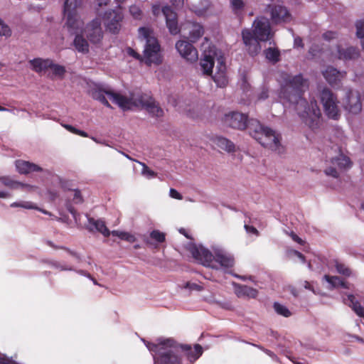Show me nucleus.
<instances>
[{
	"mask_svg": "<svg viewBox=\"0 0 364 364\" xmlns=\"http://www.w3.org/2000/svg\"><path fill=\"white\" fill-rule=\"evenodd\" d=\"M271 17L274 23L287 22L290 19V15L285 7L282 6H269Z\"/></svg>",
	"mask_w": 364,
	"mask_h": 364,
	"instance_id": "aec40b11",
	"label": "nucleus"
},
{
	"mask_svg": "<svg viewBox=\"0 0 364 364\" xmlns=\"http://www.w3.org/2000/svg\"><path fill=\"white\" fill-rule=\"evenodd\" d=\"M254 346H257L258 348H259L260 350H263L267 355H268L272 359L276 360L277 358V355L273 352H272L271 350H267V349H264L263 347H262L260 346H257V345H254Z\"/></svg>",
	"mask_w": 364,
	"mask_h": 364,
	"instance_id": "864d4df0",
	"label": "nucleus"
},
{
	"mask_svg": "<svg viewBox=\"0 0 364 364\" xmlns=\"http://www.w3.org/2000/svg\"><path fill=\"white\" fill-rule=\"evenodd\" d=\"M152 11L154 15L157 16L160 12V6L159 5H154L152 6Z\"/></svg>",
	"mask_w": 364,
	"mask_h": 364,
	"instance_id": "bf43d9fd",
	"label": "nucleus"
},
{
	"mask_svg": "<svg viewBox=\"0 0 364 364\" xmlns=\"http://www.w3.org/2000/svg\"><path fill=\"white\" fill-rule=\"evenodd\" d=\"M267 88L263 87L261 91L257 94V98L259 100H264L269 97Z\"/></svg>",
	"mask_w": 364,
	"mask_h": 364,
	"instance_id": "8fccbe9b",
	"label": "nucleus"
},
{
	"mask_svg": "<svg viewBox=\"0 0 364 364\" xmlns=\"http://www.w3.org/2000/svg\"><path fill=\"white\" fill-rule=\"evenodd\" d=\"M32 69L37 73L46 71L52 65V60L49 59L36 58L30 61Z\"/></svg>",
	"mask_w": 364,
	"mask_h": 364,
	"instance_id": "c85d7f7f",
	"label": "nucleus"
},
{
	"mask_svg": "<svg viewBox=\"0 0 364 364\" xmlns=\"http://www.w3.org/2000/svg\"><path fill=\"white\" fill-rule=\"evenodd\" d=\"M16 168L20 173L23 174L41 170V168L38 165L23 160L16 161Z\"/></svg>",
	"mask_w": 364,
	"mask_h": 364,
	"instance_id": "b1692460",
	"label": "nucleus"
},
{
	"mask_svg": "<svg viewBox=\"0 0 364 364\" xmlns=\"http://www.w3.org/2000/svg\"><path fill=\"white\" fill-rule=\"evenodd\" d=\"M83 200L81 193L78 190L73 191V201L75 203H80Z\"/></svg>",
	"mask_w": 364,
	"mask_h": 364,
	"instance_id": "3c124183",
	"label": "nucleus"
},
{
	"mask_svg": "<svg viewBox=\"0 0 364 364\" xmlns=\"http://www.w3.org/2000/svg\"><path fill=\"white\" fill-rule=\"evenodd\" d=\"M90 138H91L92 140H93L94 141H95L97 144H104L105 146H109L107 143H105V141H102L101 140H99L96 137L91 136Z\"/></svg>",
	"mask_w": 364,
	"mask_h": 364,
	"instance_id": "338daca9",
	"label": "nucleus"
},
{
	"mask_svg": "<svg viewBox=\"0 0 364 364\" xmlns=\"http://www.w3.org/2000/svg\"><path fill=\"white\" fill-rule=\"evenodd\" d=\"M124 18L121 8L107 11L105 14V23L107 28L112 33L119 32L121 22Z\"/></svg>",
	"mask_w": 364,
	"mask_h": 364,
	"instance_id": "f8f14e48",
	"label": "nucleus"
},
{
	"mask_svg": "<svg viewBox=\"0 0 364 364\" xmlns=\"http://www.w3.org/2000/svg\"><path fill=\"white\" fill-rule=\"evenodd\" d=\"M266 58L275 63L279 60L280 52L276 48H269L264 50Z\"/></svg>",
	"mask_w": 364,
	"mask_h": 364,
	"instance_id": "2f4dec72",
	"label": "nucleus"
},
{
	"mask_svg": "<svg viewBox=\"0 0 364 364\" xmlns=\"http://www.w3.org/2000/svg\"><path fill=\"white\" fill-rule=\"evenodd\" d=\"M323 279L328 284V288L333 287H343L348 288L347 284L338 277H331L328 275H325Z\"/></svg>",
	"mask_w": 364,
	"mask_h": 364,
	"instance_id": "7c9ffc66",
	"label": "nucleus"
},
{
	"mask_svg": "<svg viewBox=\"0 0 364 364\" xmlns=\"http://www.w3.org/2000/svg\"><path fill=\"white\" fill-rule=\"evenodd\" d=\"M318 52L317 50H316V48H314V46H312L311 47V48L309 49V53L312 55V56H316V53Z\"/></svg>",
	"mask_w": 364,
	"mask_h": 364,
	"instance_id": "774afa93",
	"label": "nucleus"
},
{
	"mask_svg": "<svg viewBox=\"0 0 364 364\" xmlns=\"http://www.w3.org/2000/svg\"><path fill=\"white\" fill-rule=\"evenodd\" d=\"M223 122L226 126L234 129H245L247 128L250 134L262 146L279 153L282 151L280 134L272 129L263 126L257 119L247 120V115L237 112H231L225 114Z\"/></svg>",
	"mask_w": 364,
	"mask_h": 364,
	"instance_id": "7ed1b4c3",
	"label": "nucleus"
},
{
	"mask_svg": "<svg viewBox=\"0 0 364 364\" xmlns=\"http://www.w3.org/2000/svg\"><path fill=\"white\" fill-rule=\"evenodd\" d=\"M212 251L202 245H194L191 248L193 257L205 267L226 272L233 266L234 258L225 249L220 246H213Z\"/></svg>",
	"mask_w": 364,
	"mask_h": 364,
	"instance_id": "20e7f679",
	"label": "nucleus"
},
{
	"mask_svg": "<svg viewBox=\"0 0 364 364\" xmlns=\"http://www.w3.org/2000/svg\"><path fill=\"white\" fill-rule=\"evenodd\" d=\"M143 341L157 364H181V353H184L191 362H194L203 353L199 344H196L193 349L190 345L179 343L172 338H159L156 343Z\"/></svg>",
	"mask_w": 364,
	"mask_h": 364,
	"instance_id": "f03ea898",
	"label": "nucleus"
},
{
	"mask_svg": "<svg viewBox=\"0 0 364 364\" xmlns=\"http://www.w3.org/2000/svg\"><path fill=\"white\" fill-rule=\"evenodd\" d=\"M343 301L358 316L364 318V307L361 306L353 294H348L346 297L343 298Z\"/></svg>",
	"mask_w": 364,
	"mask_h": 364,
	"instance_id": "5701e85b",
	"label": "nucleus"
},
{
	"mask_svg": "<svg viewBox=\"0 0 364 364\" xmlns=\"http://www.w3.org/2000/svg\"><path fill=\"white\" fill-rule=\"evenodd\" d=\"M171 4L176 7H180L183 5L184 0H171Z\"/></svg>",
	"mask_w": 364,
	"mask_h": 364,
	"instance_id": "4d7b16f0",
	"label": "nucleus"
},
{
	"mask_svg": "<svg viewBox=\"0 0 364 364\" xmlns=\"http://www.w3.org/2000/svg\"><path fill=\"white\" fill-rule=\"evenodd\" d=\"M233 276H234L235 277H236V278H238V279H241V280H244V281H245V280H246V279H250V280H252V277H246V276H241V275H239V274H233Z\"/></svg>",
	"mask_w": 364,
	"mask_h": 364,
	"instance_id": "680f3d73",
	"label": "nucleus"
},
{
	"mask_svg": "<svg viewBox=\"0 0 364 364\" xmlns=\"http://www.w3.org/2000/svg\"><path fill=\"white\" fill-rule=\"evenodd\" d=\"M162 13L165 16L166 26L169 32L172 35L178 34L181 29L178 26L177 15L176 12H174L170 6H166L163 7Z\"/></svg>",
	"mask_w": 364,
	"mask_h": 364,
	"instance_id": "f3484780",
	"label": "nucleus"
},
{
	"mask_svg": "<svg viewBox=\"0 0 364 364\" xmlns=\"http://www.w3.org/2000/svg\"><path fill=\"white\" fill-rule=\"evenodd\" d=\"M89 41L92 43H98L102 38L101 21L97 18L87 25L84 30Z\"/></svg>",
	"mask_w": 364,
	"mask_h": 364,
	"instance_id": "2eb2a0df",
	"label": "nucleus"
},
{
	"mask_svg": "<svg viewBox=\"0 0 364 364\" xmlns=\"http://www.w3.org/2000/svg\"><path fill=\"white\" fill-rule=\"evenodd\" d=\"M11 35V30L9 26L0 18V36L8 38Z\"/></svg>",
	"mask_w": 364,
	"mask_h": 364,
	"instance_id": "4c0bfd02",
	"label": "nucleus"
},
{
	"mask_svg": "<svg viewBox=\"0 0 364 364\" xmlns=\"http://www.w3.org/2000/svg\"><path fill=\"white\" fill-rule=\"evenodd\" d=\"M337 55L338 58L341 60H353L357 58L359 56V50L353 47H350L346 49L338 47Z\"/></svg>",
	"mask_w": 364,
	"mask_h": 364,
	"instance_id": "393cba45",
	"label": "nucleus"
},
{
	"mask_svg": "<svg viewBox=\"0 0 364 364\" xmlns=\"http://www.w3.org/2000/svg\"><path fill=\"white\" fill-rule=\"evenodd\" d=\"M127 53L129 55H130V56H132V57H133V58H136V59H140V58H141L140 55H139L138 53H136V52L134 49H132V48H127Z\"/></svg>",
	"mask_w": 364,
	"mask_h": 364,
	"instance_id": "5fc2aeb1",
	"label": "nucleus"
},
{
	"mask_svg": "<svg viewBox=\"0 0 364 364\" xmlns=\"http://www.w3.org/2000/svg\"><path fill=\"white\" fill-rule=\"evenodd\" d=\"M213 143L218 148L228 152H233L235 150V144L229 139L223 136H215L213 138Z\"/></svg>",
	"mask_w": 364,
	"mask_h": 364,
	"instance_id": "bb28decb",
	"label": "nucleus"
},
{
	"mask_svg": "<svg viewBox=\"0 0 364 364\" xmlns=\"http://www.w3.org/2000/svg\"><path fill=\"white\" fill-rule=\"evenodd\" d=\"M88 221L87 228L92 231L94 229L102 233L105 237H108L110 235V232L106 227L105 221L101 219L95 220L86 215Z\"/></svg>",
	"mask_w": 364,
	"mask_h": 364,
	"instance_id": "4be33fe9",
	"label": "nucleus"
},
{
	"mask_svg": "<svg viewBox=\"0 0 364 364\" xmlns=\"http://www.w3.org/2000/svg\"><path fill=\"white\" fill-rule=\"evenodd\" d=\"M216 72L213 75V79L218 87H224L227 85L228 80L226 75V66L224 56L219 55L218 65L216 68Z\"/></svg>",
	"mask_w": 364,
	"mask_h": 364,
	"instance_id": "6ab92c4d",
	"label": "nucleus"
},
{
	"mask_svg": "<svg viewBox=\"0 0 364 364\" xmlns=\"http://www.w3.org/2000/svg\"><path fill=\"white\" fill-rule=\"evenodd\" d=\"M356 34L360 39L361 45L364 48V21H359L356 23Z\"/></svg>",
	"mask_w": 364,
	"mask_h": 364,
	"instance_id": "f704fd0d",
	"label": "nucleus"
},
{
	"mask_svg": "<svg viewBox=\"0 0 364 364\" xmlns=\"http://www.w3.org/2000/svg\"><path fill=\"white\" fill-rule=\"evenodd\" d=\"M188 26L190 29L189 38L191 42H196L203 36L204 31L200 24L194 22H189L188 23Z\"/></svg>",
	"mask_w": 364,
	"mask_h": 364,
	"instance_id": "cd10ccee",
	"label": "nucleus"
},
{
	"mask_svg": "<svg viewBox=\"0 0 364 364\" xmlns=\"http://www.w3.org/2000/svg\"><path fill=\"white\" fill-rule=\"evenodd\" d=\"M115 95L122 97L123 98H129V96L127 97L119 92H115L111 90H105L101 88L95 89L92 92V97L97 100H99L107 107H110V105L107 98H109L113 103L118 105V103L115 102L112 97V96L114 97Z\"/></svg>",
	"mask_w": 364,
	"mask_h": 364,
	"instance_id": "dca6fc26",
	"label": "nucleus"
},
{
	"mask_svg": "<svg viewBox=\"0 0 364 364\" xmlns=\"http://www.w3.org/2000/svg\"><path fill=\"white\" fill-rule=\"evenodd\" d=\"M287 256L289 259H292L294 257H297L303 263L305 262L304 256L299 252L294 250H289L287 252Z\"/></svg>",
	"mask_w": 364,
	"mask_h": 364,
	"instance_id": "a19ab883",
	"label": "nucleus"
},
{
	"mask_svg": "<svg viewBox=\"0 0 364 364\" xmlns=\"http://www.w3.org/2000/svg\"><path fill=\"white\" fill-rule=\"evenodd\" d=\"M109 0H95L99 6H105L108 4Z\"/></svg>",
	"mask_w": 364,
	"mask_h": 364,
	"instance_id": "e2e57ef3",
	"label": "nucleus"
},
{
	"mask_svg": "<svg viewBox=\"0 0 364 364\" xmlns=\"http://www.w3.org/2000/svg\"><path fill=\"white\" fill-rule=\"evenodd\" d=\"M118 106L125 110L133 107H141L145 109L153 117H161L164 114V110L150 96L142 94L140 92H134L129 95V98L115 95L113 97Z\"/></svg>",
	"mask_w": 364,
	"mask_h": 364,
	"instance_id": "0eeeda50",
	"label": "nucleus"
},
{
	"mask_svg": "<svg viewBox=\"0 0 364 364\" xmlns=\"http://www.w3.org/2000/svg\"><path fill=\"white\" fill-rule=\"evenodd\" d=\"M10 206L11 208H22L28 210H38L46 215H50V213L45 210L39 208L35 203L31 201L20 200L12 203Z\"/></svg>",
	"mask_w": 364,
	"mask_h": 364,
	"instance_id": "c756f323",
	"label": "nucleus"
},
{
	"mask_svg": "<svg viewBox=\"0 0 364 364\" xmlns=\"http://www.w3.org/2000/svg\"><path fill=\"white\" fill-rule=\"evenodd\" d=\"M344 108L352 114H358L362 109V103L359 95L353 91H349L346 95V100L344 102Z\"/></svg>",
	"mask_w": 364,
	"mask_h": 364,
	"instance_id": "a211bd4d",
	"label": "nucleus"
},
{
	"mask_svg": "<svg viewBox=\"0 0 364 364\" xmlns=\"http://www.w3.org/2000/svg\"><path fill=\"white\" fill-rule=\"evenodd\" d=\"M169 196L172 198H175V199H177V200H182L183 199L182 195L179 192H178L176 189H174V188H171L170 189V191H169Z\"/></svg>",
	"mask_w": 364,
	"mask_h": 364,
	"instance_id": "603ef678",
	"label": "nucleus"
},
{
	"mask_svg": "<svg viewBox=\"0 0 364 364\" xmlns=\"http://www.w3.org/2000/svg\"><path fill=\"white\" fill-rule=\"evenodd\" d=\"M221 306L225 309H232V305L230 302H225L221 304Z\"/></svg>",
	"mask_w": 364,
	"mask_h": 364,
	"instance_id": "69168bd1",
	"label": "nucleus"
},
{
	"mask_svg": "<svg viewBox=\"0 0 364 364\" xmlns=\"http://www.w3.org/2000/svg\"><path fill=\"white\" fill-rule=\"evenodd\" d=\"M338 34L333 31H327L323 34V38L327 41H330L333 39L337 38Z\"/></svg>",
	"mask_w": 364,
	"mask_h": 364,
	"instance_id": "de8ad7c7",
	"label": "nucleus"
},
{
	"mask_svg": "<svg viewBox=\"0 0 364 364\" xmlns=\"http://www.w3.org/2000/svg\"><path fill=\"white\" fill-rule=\"evenodd\" d=\"M242 40L251 55H257L261 50L259 41H268L271 36V28L269 20L264 17H259L253 23V34L249 29L242 33Z\"/></svg>",
	"mask_w": 364,
	"mask_h": 364,
	"instance_id": "423d86ee",
	"label": "nucleus"
},
{
	"mask_svg": "<svg viewBox=\"0 0 364 364\" xmlns=\"http://www.w3.org/2000/svg\"><path fill=\"white\" fill-rule=\"evenodd\" d=\"M139 38L145 42L144 58L147 65L161 63L160 46L149 29L141 27L139 28Z\"/></svg>",
	"mask_w": 364,
	"mask_h": 364,
	"instance_id": "6e6552de",
	"label": "nucleus"
},
{
	"mask_svg": "<svg viewBox=\"0 0 364 364\" xmlns=\"http://www.w3.org/2000/svg\"><path fill=\"white\" fill-rule=\"evenodd\" d=\"M119 235L120 236L119 238H120L122 240L127 241L130 243H132L136 240L135 237L132 234L127 232L122 231Z\"/></svg>",
	"mask_w": 364,
	"mask_h": 364,
	"instance_id": "37998d69",
	"label": "nucleus"
},
{
	"mask_svg": "<svg viewBox=\"0 0 364 364\" xmlns=\"http://www.w3.org/2000/svg\"><path fill=\"white\" fill-rule=\"evenodd\" d=\"M203 58L200 60V67L203 73L205 75H211L215 60L218 64L219 55L223 56L221 51L218 50L213 46L203 43Z\"/></svg>",
	"mask_w": 364,
	"mask_h": 364,
	"instance_id": "9d476101",
	"label": "nucleus"
},
{
	"mask_svg": "<svg viewBox=\"0 0 364 364\" xmlns=\"http://www.w3.org/2000/svg\"><path fill=\"white\" fill-rule=\"evenodd\" d=\"M52 266L58 269L61 270V271H63V270L74 271L75 270L71 267H68L66 264H61V263L57 262H53Z\"/></svg>",
	"mask_w": 364,
	"mask_h": 364,
	"instance_id": "a18cd8bd",
	"label": "nucleus"
},
{
	"mask_svg": "<svg viewBox=\"0 0 364 364\" xmlns=\"http://www.w3.org/2000/svg\"><path fill=\"white\" fill-rule=\"evenodd\" d=\"M336 269L339 274L346 277H349L351 275V270L344 264L336 262Z\"/></svg>",
	"mask_w": 364,
	"mask_h": 364,
	"instance_id": "e433bc0d",
	"label": "nucleus"
},
{
	"mask_svg": "<svg viewBox=\"0 0 364 364\" xmlns=\"http://www.w3.org/2000/svg\"><path fill=\"white\" fill-rule=\"evenodd\" d=\"M245 229L247 233L249 235H255L256 237L259 235L258 230L255 227H253L252 225L245 224Z\"/></svg>",
	"mask_w": 364,
	"mask_h": 364,
	"instance_id": "49530a36",
	"label": "nucleus"
},
{
	"mask_svg": "<svg viewBox=\"0 0 364 364\" xmlns=\"http://www.w3.org/2000/svg\"><path fill=\"white\" fill-rule=\"evenodd\" d=\"M129 12L131 15L135 19H140L142 16V12L140 8L136 5H133L129 8Z\"/></svg>",
	"mask_w": 364,
	"mask_h": 364,
	"instance_id": "79ce46f5",
	"label": "nucleus"
},
{
	"mask_svg": "<svg viewBox=\"0 0 364 364\" xmlns=\"http://www.w3.org/2000/svg\"><path fill=\"white\" fill-rule=\"evenodd\" d=\"M63 127L65 128L68 131L70 132L71 133H73L75 134H77L79 136H83V137H88V134L87 132L77 129L75 127H73L70 124H63Z\"/></svg>",
	"mask_w": 364,
	"mask_h": 364,
	"instance_id": "ea45409f",
	"label": "nucleus"
},
{
	"mask_svg": "<svg viewBox=\"0 0 364 364\" xmlns=\"http://www.w3.org/2000/svg\"><path fill=\"white\" fill-rule=\"evenodd\" d=\"M19 188L31 191L33 186L27 184H23L15 181L9 177H0V198H9L11 196V193L6 188Z\"/></svg>",
	"mask_w": 364,
	"mask_h": 364,
	"instance_id": "4468645a",
	"label": "nucleus"
},
{
	"mask_svg": "<svg viewBox=\"0 0 364 364\" xmlns=\"http://www.w3.org/2000/svg\"><path fill=\"white\" fill-rule=\"evenodd\" d=\"M139 163L142 166L141 173L144 177L146 178H151L156 176V173L151 170L145 164L141 162Z\"/></svg>",
	"mask_w": 364,
	"mask_h": 364,
	"instance_id": "58836bf2",
	"label": "nucleus"
},
{
	"mask_svg": "<svg viewBox=\"0 0 364 364\" xmlns=\"http://www.w3.org/2000/svg\"><path fill=\"white\" fill-rule=\"evenodd\" d=\"M81 5V0H66L64 4V16L66 18L65 24L69 31L75 34L74 46L78 52L88 51L87 41L80 34L82 33L83 21L79 16L77 9Z\"/></svg>",
	"mask_w": 364,
	"mask_h": 364,
	"instance_id": "39448f33",
	"label": "nucleus"
},
{
	"mask_svg": "<svg viewBox=\"0 0 364 364\" xmlns=\"http://www.w3.org/2000/svg\"><path fill=\"white\" fill-rule=\"evenodd\" d=\"M150 236L152 239L155 240L159 242H161L165 240V235L163 232L159 230H154L151 232Z\"/></svg>",
	"mask_w": 364,
	"mask_h": 364,
	"instance_id": "c03bdc74",
	"label": "nucleus"
},
{
	"mask_svg": "<svg viewBox=\"0 0 364 364\" xmlns=\"http://www.w3.org/2000/svg\"><path fill=\"white\" fill-rule=\"evenodd\" d=\"M281 85L279 94L280 102L286 106L294 105L297 114L311 130H317L321 124V113L314 99L309 103L302 97V94L309 88L308 81L301 75L291 76L287 73H281L278 77Z\"/></svg>",
	"mask_w": 364,
	"mask_h": 364,
	"instance_id": "f257e3e1",
	"label": "nucleus"
},
{
	"mask_svg": "<svg viewBox=\"0 0 364 364\" xmlns=\"http://www.w3.org/2000/svg\"><path fill=\"white\" fill-rule=\"evenodd\" d=\"M294 47L299 48V47H303L302 40L301 38L297 37L294 38Z\"/></svg>",
	"mask_w": 364,
	"mask_h": 364,
	"instance_id": "13d9d810",
	"label": "nucleus"
},
{
	"mask_svg": "<svg viewBox=\"0 0 364 364\" xmlns=\"http://www.w3.org/2000/svg\"><path fill=\"white\" fill-rule=\"evenodd\" d=\"M274 309L277 312V314L285 317H289L291 314L290 311L287 308V306L278 302H275L274 304Z\"/></svg>",
	"mask_w": 364,
	"mask_h": 364,
	"instance_id": "473e14b6",
	"label": "nucleus"
},
{
	"mask_svg": "<svg viewBox=\"0 0 364 364\" xmlns=\"http://www.w3.org/2000/svg\"><path fill=\"white\" fill-rule=\"evenodd\" d=\"M48 69L50 70L53 77H60L64 75L65 72V68L63 66L53 64V63L52 65L48 67Z\"/></svg>",
	"mask_w": 364,
	"mask_h": 364,
	"instance_id": "72a5a7b5",
	"label": "nucleus"
},
{
	"mask_svg": "<svg viewBox=\"0 0 364 364\" xmlns=\"http://www.w3.org/2000/svg\"><path fill=\"white\" fill-rule=\"evenodd\" d=\"M231 7L235 14H240L245 7L242 0H230Z\"/></svg>",
	"mask_w": 364,
	"mask_h": 364,
	"instance_id": "c9c22d12",
	"label": "nucleus"
},
{
	"mask_svg": "<svg viewBox=\"0 0 364 364\" xmlns=\"http://www.w3.org/2000/svg\"><path fill=\"white\" fill-rule=\"evenodd\" d=\"M78 274H81V275H83L87 278H91V275L87 273V272L84 271V270H77L76 271Z\"/></svg>",
	"mask_w": 364,
	"mask_h": 364,
	"instance_id": "0e129e2a",
	"label": "nucleus"
},
{
	"mask_svg": "<svg viewBox=\"0 0 364 364\" xmlns=\"http://www.w3.org/2000/svg\"><path fill=\"white\" fill-rule=\"evenodd\" d=\"M322 73L326 81L332 86L338 85L346 75V73L340 72L333 67H328Z\"/></svg>",
	"mask_w": 364,
	"mask_h": 364,
	"instance_id": "412c9836",
	"label": "nucleus"
},
{
	"mask_svg": "<svg viewBox=\"0 0 364 364\" xmlns=\"http://www.w3.org/2000/svg\"><path fill=\"white\" fill-rule=\"evenodd\" d=\"M186 288H188L191 290H196V291H201L203 290V287L200 286L198 284L196 283H191V282H187L185 286Z\"/></svg>",
	"mask_w": 364,
	"mask_h": 364,
	"instance_id": "09e8293b",
	"label": "nucleus"
},
{
	"mask_svg": "<svg viewBox=\"0 0 364 364\" xmlns=\"http://www.w3.org/2000/svg\"><path fill=\"white\" fill-rule=\"evenodd\" d=\"M318 97L325 114L330 119H338L341 109L337 96L329 88L323 87L318 90Z\"/></svg>",
	"mask_w": 364,
	"mask_h": 364,
	"instance_id": "1a4fd4ad",
	"label": "nucleus"
},
{
	"mask_svg": "<svg viewBox=\"0 0 364 364\" xmlns=\"http://www.w3.org/2000/svg\"><path fill=\"white\" fill-rule=\"evenodd\" d=\"M175 46L179 55L186 60L195 62L198 60V54L196 48L186 40L178 41Z\"/></svg>",
	"mask_w": 364,
	"mask_h": 364,
	"instance_id": "ddd939ff",
	"label": "nucleus"
},
{
	"mask_svg": "<svg viewBox=\"0 0 364 364\" xmlns=\"http://www.w3.org/2000/svg\"><path fill=\"white\" fill-rule=\"evenodd\" d=\"M316 262V259L314 261H309L308 262V267L311 270H315V271H321L322 270V268L321 267H314V263Z\"/></svg>",
	"mask_w": 364,
	"mask_h": 364,
	"instance_id": "6e6d98bb",
	"label": "nucleus"
},
{
	"mask_svg": "<svg viewBox=\"0 0 364 364\" xmlns=\"http://www.w3.org/2000/svg\"><path fill=\"white\" fill-rule=\"evenodd\" d=\"M291 238L294 241L299 243V244H301L302 243V240L296 234H294V232H291Z\"/></svg>",
	"mask_w": 364,
	"mask_h": 364,
	"instance_id": "052dcab7",
	"label": "nucleus"
},
{
	"mask_svg": "<svg viewBox=\"0 0 364 364\" xmlns=\"http://www.w3.org/2000/svg\"><path fill=\"white\" fill-rule=\"evenodd\" d=\"M235 293L238 297L256 298L258 291L257 289L246 285L237 284L235 287Z\"/></svg>",
	"mask_w": 364,
	"mask_h": 364,
	"instance_id": "a878e982",
	"label": "nucleus"
},
{
	"mask_svg": "<svg viewBox=\"0 0 364 364\" xmlns=\"http://www.w3.org/2000/svg\"><path fill=\"white\" fill-rule=\"evenodd\" d=\"M350 167V161L348 157L343 154H338L331 161V166L325 169L327 176L333 178L339 176V172Z\"/></svg>",
	"mask_w": 364,
	"mask_h": 364,
	"instance_id": "9b49d317",
	"label": "nucleus"
}]
</instances>
